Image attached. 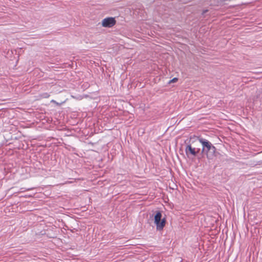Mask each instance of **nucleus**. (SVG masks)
I'll return each instance as SVG.
<instances>
[{"mask_svg": "<svg viewBox=\"0 0 262 262\" xmlns=\"http://www.w3.org/2000/svg\"><path fill=\"white\" fill-rule=\"evenodd\" d=\"M202 146V154L205 155L209 160H213L216 157V148L208 140L203 138L198 139Z\"/></svg>", "mask_w": 262, "mask_h": 262, "instance_id": "nucleus-1", "label": "nucleus"}, {"mask_svg": "<svg viewBox=\"0 0 262 262\" xmlns=\"http://www.w3.org/2000/svg\"><path fill=\"white\" fill-rule=\"evenodd\" d=\"M200 145L199 142H193L187 144L185 146V151L188 157H195L200 152Z\"/></svg>", "mask_w": 262, "mask_h": 262, "instance_id": "nucleus-2", "label": "nucleus"}, {"mask_svg": "<svg viewBox=\"0 0 262 262\" xmlns=\"http://www.w3.org/2000/svg\"><path fill=\"white\" fill-rule=\"evenodd\" d=\"M166 218L162 219V213L160 211H157L154 216V223L156 225L157 230H162L166 224Z\"/></svg>", "mask_w": 262, "mask_h": 262, "instance_id": "nucleus-3", "label": "nucleus"}, {"mask_svg": "<svg viewBox=\"0 0 262 262\" xmlns=\"http://www.w3.org/2000/svg\"><path fill=\"white\" fill-rule=\"evenodd\" d=\"M116 23L114 17H110L104 18L102 21V26L106 28H111Z\"/></svg>", "mask_w": 262, "mask_h": 262, "instance_id": "nucleus-4", "label": "nucleus"}, {"mask_svg": "<svg viewBox=\"0 0 262 262\" xmlns=\"http://www.w3.org/2000/svg\"><path fill=\"white\" fill-rule=\"evenodd\" d=\"M40 96H41V97L43 98H47L49 97L50 95L48 93H43L40 94Z\"/></svg>", "mask_w": 262, "mask_h": 262, "instance_id": "nucleus-5", "label": "nucleus"}, {"mask_svg": "<svg viewBox=\"0 0 262 262\" xmlns=\"http://www.w3.org/2000/svg\"><path fill=\"white\" fill-rule=\"evenodd\" d=\"M178 81V78L176 77L173 78L169 82H176Z\"/></svg>", "mask_w": 262, "mask_h": 262, "instance_id": "nucleus-6", "label": "nucleus"}, {"mask_svg": "<svg viewBox=\"0 0 262 262\" xmlns=\"http://www.w3.org/2000/svg\"><path fill=\"white\" fill-rule=\"evenodd\" d=\"M39 164H41V161H39Z\"/></svg>", "mask_w": 262, "mask_h": 262, "instance_id": "nucleus-7", "label": "nucleus"}]
</instances>
